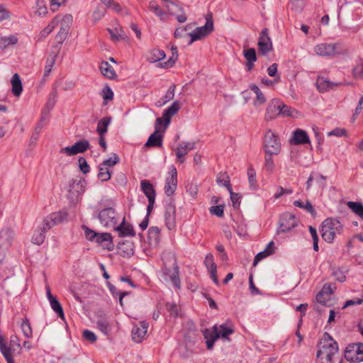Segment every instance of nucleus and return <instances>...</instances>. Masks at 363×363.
I'll return each mask as SVG.
<instances>
[{
    "instance_id": "obj_1",
    "label": "nucleus",
    "mask_w": 363,
    "mask_h": 363,
    "mask_svg": "<svg viewBox=\"0 0 363 363\" xmlns=\"http://www.w3.org/2000/svg\"><path fill=\"white\" fill-rule=\"evenodd\" d=\"M163 267L162 268V277L165 281H171L174 286L180 288V279L179 277V267L175 255L172 252H164L162 255Z\"/></svg>"
},
{
    "instance_id": "obj_2",
    "label": "nucleus",
    "mask_w": 363,
    "mask_h": 363,
    "mask_svg": "<svg viewBox=\"0 0 363 363\" xmlns=\"http://www.w3.org/2000/svg\"><path fill=\"white\" fill-rule=\"evenodd\" d=\"M337 351V343L328 333H325L321 341L319 342L320 363H331L333 357Z\"/></svg>"
},
{
    "instance_id": "obj_3",
    "label": "nucleus",
    "mask_w": 363,
    "mask_h": 363,
    "mask_svg": "<svg viewBox=\"0 0 363 363\" xmlns=\"http://www.w3.org/2000/svg\"><path fill=\"white\" fill-rule=\"evenodd\" d=\"M342 225L337 219L328 218L322 223L321 236L328 243H332L336 234H340Z\"/></svg>"
},
{
    "instance_id": "obj_4",
    "label": "nucleus",
    "mask_w": 363,
    "mask_h": 363,
    "mask_svg": "<svg viewBox=\"0 0 363 363\" xmlns=\"http://www.w3.org/2000/svg\"><path fill=\"white\" fill-rule=\"evenodd\" d=\"M263 145L265 153H274V155H277L281 152V145L279 138L271 130L265 133Z\"/></svg>"
},
{
    "instance_id": "obj_5",
    "label": "nucleus",
    "mask_w": 363,
    "mask_h": 363,
    "mask_svg": "<svg viewBox=\"0 0 363 363\" xmlns=\"http://www.w3.org/2000/svg\"><path fill=\"white\" fill-rule=\"evenodd\" d=\"M98 218L101 224L106 228H114L116 226L119 218L113 207H106L98 213Z\"/></svg>"
},
{
    "instance_id": "obj_6",
    "label": "nucleus",
    "mask_w": 363,
    "mask_h": 363,
    "mask_svg": "<svg viewBox=\"0 0 363 363\" xmlns=\"http://www.w3.org/2000/svg\"><path fill=\"white\" fill-rule=\"evenodd\" d=\"M347 52L346 47L341 43L319 44V55L333 57Z\"/></svg>"
},
{
    "instance_id": "obj_7",
    "label": "nucleus",
    "mask_w": 363,
    "mask_h": 363,
    "mask_svg": "<svg viewBox=\"0 0 363 363\" xmlns=\"http://www.w3.org/2000/svg\"><path fill=\"white\" fill-rule=\"evenodd\" d=\"M345 359L352 363L363 362V343H352L345 350Z\"/></svg>"
},
{
    "instance_id": "obj_8",
    "label": "nucleus",
    "mask_w": 363,
    "mask_h": 363,
    "mask_svg": "<svg viewBox=\"0 0 363 363\" xmlns=\"http://www.w3.org/2000/svg\"><path fill=\"white\" fill-rule=\"evenodd\" d=\"M213 30V22L212 16L209 15L206 18V21L204 26L196 28L193 32L188 33L191 37L189 44L194 41L199 40L203 38L208 35Z\"/></svg>"
},
{
    "instance_id": "obj_9",
    "label": "nucleus",
    "mask_w": 363,
    "mask_h": 363,
    "mask_svg": "<svg viewBox=\"0 0 363 363\" xmlns=\"http://www.w3.org/2000/svg\"><path fill=\"white\" fill-rule=\"evenodd\" d=\"M335 283H327L323 285L320 291H319V303L324 306L331 307L335 303L333 298V293L336 290Z\"/></svg>"
},
{
    "instance_id": "obj_10",
    "label": "nucleus",
    "mask_w": 363,
    "mask_h": 363,
    "mask_svg": "<svg viewBox=\"0 0 363 363\" xmlns=\"http://www.w3.org/2000/svg\"><path fill=\"white\" fill-rule=\"evenodd\" d=\"M90 147V143L86 140H81L76 142L72 146H67L60 149V153L72 156L86 152Z\"/></svg>"
},
{
    "instance_id": "obj_11",
    "label": "nucleus",
    "mask_w": 363,
    "mask_h": 363,
    "mask_svg": "<svg viewBox=\"0 0 363 363\" xmlns=\"http://www.w3.org/2000/svg\"><path fill=\"white\" fill-rule=\"evenodd\" d=\"M258 49L259 52L263 55H267L273 49L272 42L269 36V29L264 28L259 35L258 40Z\"/></svg>"
},
{
    "instance_id": "obj_12",
    "label": "nucleus",
    "mask_w": 363,
    "mask_h": 363,
    "mask_svg": "<svg viewBox=\"0 0 363 363\" xmlns=\"http://www.w3.org/2000/svg\"><path fill=\"white\" fill-rule=\"evenodd\" d=\"M164 220L168 230H172L176 227V208L172 201L165 206Z\"/></svg>"
},
{
    "instance_id": "obj_13",
    "label": "nucleus",
    "mask_w": 363,
    "mask_h": 363,
    "mask_svg": "<svg viewBox=\"0 0 363 363\" xmlns=\"http://www.w3.org/2000/svg\"><path fill=\"white\" fill-rule=\"evenodd\" d=\"M297 225V220L294 215L291 213L284 214L279 221L278 233H286Z\"/></svg>"
},
{
    "instance_id": "obj_14",
    "label": "nucleus",
    "mask_w": 363,
    "mask_h": 363,
    "mask_svg": "<svg viewBox=\"0 0 363 363\" xmlns=\"http://www.w3.org/2000/svg\"><path fill=\"white\" fill-rule=\"evenodd\" d=\"M13 235V232L10 229L2 230L0 232V264L5 257V249L10 245Z\"/></svg>"
},
{
    "instance_id": "obj_15",
    "label": "nucleus",
    "mask_w": 363,
    "mask_h": 363,
    "mask_svg": "<svg viewBox=\"0 0 363 363\" xmlns=\"http://www.w3.org/2000/svg\"><path fill=\"white\" fill-rule=\"evenodd\" d=\"M86 181L83 178L72 179L69 185V192L72 198H78L85 191Z\"/></svg>"
},
{
    "instance_id": "obj_16",
    "label": "nucleus",
    "mask_w": 363,
    "mask_h": 363,
    "mask_svg": "<svg viewBox=\"0 0 363 363\" xmlns=\"http://www.w3.org/2000/svg\"><path fill=\"white\" fill-rule=\"evenodd\" d=\"M281 101L279 99H272L267 106L265 120L271 121L281 115Z\"/></svg>"
},
{
    "instance_id": "obj_17",
    "label": "nucleus",
    "mask_w": 363,
    "mask_h": 363,
    "mask_svg": "<svg viewBox=\"0 0 363 363\" xmlns=\"http://www.w3.org/2000/svg\"><path fill=\"white\" fill-rule=\"evenodd\" d=\"M201 332L206 339L207 349L212 350L215 342L219 338V335H218V325H215L211 328H206Z\"/></svg>"
},
{
    "instance_id": "obj_18",
    "label": "nucleus",
    "mask_w": 363,
    "mask_h": 363,
    "mask_svg": "<svg viewBox=\"0 0 363 363\" xmlns=\"http://www.w3.org/2000/svg\"><path fill=\"white\" fill-rule=\"evenodd\" d=\"M149 327L148 323L145 321H141L139 325H135L132 329V338L134 342L139 343L144 339L147 328Z\"/></svg>"
},
{
    "instance_id": "obj_19",
    "label": "nucleus",
    "mask_w": 363,
    "mask_h": 363,
    "mask_svg": "<svg viewBox=\"0 0 363 363\" xmlns=\"http://www.w3.org/2000/svg\"><path fill=\"white\" fill-rule=\"evenodd\" d=\"M170 176L166 179L164 186V191L167 196H172L177 186V171L175 167H173L169 172Z\"/></svg>"
},
{
    "instance_id": "obj_20",
    "label": "nucleus",
    "mask_w": 363,
    "mask_h": 363,
    "mask_svg": "<svg viewBox=\"0 0 363 363\" xmlns=\"http://www.w3.org/2000/svg\"><path fill=\"white\" fill-rule=\"evenodd\" d=\"M204 264L206 268L208 269L210 277L212 279L213 283L216 285H219V280L217 276V265L214 262V257L212 254H208L205 258Z\"/></svg>"
},
{
    "instance_id": "obj_21",
    "label": "nucleus",
    "mask_w": 363,
    "mask_h": 363,
    "mask_svg": "<svg viewBox=\"0 0 363 363\" xmlns=\"http://www.w3.org/2000/svg\"><path fill=\"white\" fill-rule=\"evenodd\" d=\"M310 143L309 137L305 130L296 129L293 133V136L290 139V143L292 145H303Z\"/></svg>"
},
{
    "instance_id": "obj_22",
    "label": "nucleus",
    "mask_w": 363,
    "mask_h": 363,
    "mask_svg": "<svg viewBox=\"0 0 363 363\" xmlns=\"http://www.w3.org/2000/svg\"><path fill=\"white\" fill-rule=\"evenodd\" d=\"M114 230L118 232L120 237H134L135 235L133 226L125 223V218L119 225H116Z\"/></svg>"
},
{
    "instance_id": "obj_23",
    "label": "nucleus",
    "mask_w": 363,
    "mask_h": 363,
    "mask_svg": "<svg viewBox=\"0 0 363 363\" xmlns=\"http://www.w3.org/2000/svg\"><path fill=\"white\" fill-rule=\"evenodd\" d=\"M181 108V104L179 101H174L168 108L164 111L162 116L164 120V127L169 124L171 118L174 116Z\"/></svg>"
},
{
    "instance_id": "obj_24",
    "label": "nucleus",
    "mask_w": 363,
    "mask_h": 363,
    "mask_svg": "<svg viewBox=\"0 0 363 363\" xmlns=\"http://www.w3.org/2000/svg\"><path fill=\"white\" fill-rule=\"evenodd\" d=\"M194 148V143H181L179 144L176 150V156L179 161L182 163L184 161V156L191 150Z\"/></svg>"
},
{
    "instance_id": "obj_25",
    "label": "nucleus",
    "mask_w": 363,
    "mask_h": 363,
    "mask_svg": "<svg viewBox=\"0 0 363 363\" xmlns=\"http://www.w3.org/2000/svg\"><path fill=\"white\" fill-rule=\"evenodd\" d=\"M162 135L160 134L158 128H155V132L149 136L145 146L146 147H160L162 145Z\"/></svg>"
},
{
    "instance_id": "obj_26",
    "label": "nucleus",
    "mask_w": 363,
    "mask_h": 363,
    "mask_svg": "<svg viewBox=\"0 0 363 363\" xmlns=\"http://www.w3.org/2000/svg\"><path fill=\"white\" fill-rule=\"evenodd\" d=\"M235 332L233 326L228 323H223L218 326V335L219 338L230 341L229 336Z\"/></svg>"
},
{
    "instance_id": "obj_27",
    "label": "nucleus",
    "mask_w": 363,
    "mask_h": 363,
    "mask_svg": "<svg viewBox=\"0 0 363 363\" xmlns=\"http://www.w3.org/2000/svg\"><path fill=\"white\" fill-rule=\"evenodd\" d=\"M112 239V235L109 233H97L94 242L101 245H105L107 249L111 250L110 246H113Z\"/></svg>"
},
{
    "instance_id": "obj_28",
    "label": "nucleus",
    "mask_w": 363,
    "mask_h": 363,
    "mask_svg": "<svg viewBox=\"0 0 363 363\" xmlns=\"http://www.w3.org/2000/svg\"><path fill=\"white\" fill-rule=\"evenodd\" d=\"M11 91L15 96H21L23 91L22 82L18 74L15 73L11 79Z\"/></svg>"
},
{
    "instance_id": "obj_29",
    "label": "nucleus",
    "mask_w": 363,
    "mask_h": 363,
    "mask_svg": "<svg viewBox=\"0 0 363 363\" xmlns=\"http://www.w3.org/2000/svg\"><path fill=\"white\" fill-rule=\"evenodd\" d=\"M141 190L147 199H155V190L152 184L148 180H142L140 182Z\"/></svg>"
},
{
    "instance_id": "obj_30",
    "label": "nucleus",
    "mask_w": 363,
    "mask_h": 363,
    "mask_svg": "<svg viewBox=\"0 0 363 363\" xmlns=\"http://www.w3.org/2000/svg\"><path fill=\"white\" fill-rule=\"evenodd\" d=\"M0 351L6 359L7 363H14V359L11 355V348L8 347L5 339L0 335Z\"/></svg>"
},
{
    "instance_id": "obj_31",
    "label": "nucleus",
    "mask_w": 363,
    "mask_h": 363,
    "mask_svg": "<svg viewBox=\"0 0 363 363\" xmlns=\"http://www.w3.org/2000/svg\"><path fill=\"white\" fill-rule=\"evenodd\" d=\"M283 117H290L297 118L301 116V114L294 108L287 106L281 102V115Z\"/></svg>"
},
{
    "instance_id": "obj_32",
    "label": "nucleus",
    "mask_w": 363,
    "mask_h": 363,
    "mask_svg": "<svg viewBox=\"0 0 363 363\" xmlns=\"http://www.w3.org/2000/svg\"><path fill=\"white\" fill-rule=\"evenodd\" d=\"M49 218L52 221V224L55 225L61 224L67 220L68 214L65 211L54 212L48 215Z\"/></svg>"
},
{
    "instance_id": "obj_33",
    "label": "nucleus",
    "mask_w": 363,
    "mask_h": 363,
    "mask_svg": "<svg viewBox=\"0 0 363 363\" xmlns=\"http://www.w3.org/2000/svg\"><path fill=\"white\" fill-rule=\"evenodd\" d=\"M165 52L159 49H152L147 55V60L150 62H156L165 57Z\"/></svg>"
},
{
    "instance_id": "obj_34",
    "label": "nucleus",
    "mask_w": 363,
    "mask_h": 363,
    "mask_svg": "<svg viewBox=\"0 0 363 363\" xmlns=\"http://www.w3.org/2000/svg\"><path fill=\"white\" fill-rule=\"evenodd\" d=\"M100 70L104 76L109 79H113L116 77V74L114 69L111 65L108 64V62L104 61L101 63Z\"/></svg>"
},
{
    "instance_id": "obj_35",
    "label": "nucleus",
    "mask_w": 363,
    "mask_h": 363,
    "mask_svg": "<svg viewBox=\"0 0 363 363\" xmlns=\"http://www.w3.org/2000/svg\"><path fill=\"white\" fill-rule=\"evenodd\" d=\"M58 17L54 18L51 22L44 28L43 29L40 34L38 40H42L44 38H45L53 30L54 28L57 26L58 24Z\"/></svg>"
},
{
    "instance_id": "obj_36",
    "label": "nucleus",
    "mask_w": 363,
    "mask_h": 363,
    "mask_svg": "<svg viewBox=\"0 0 363 363\" xmlns=\"http://www.w3.org/2000/svg\"><path fill=\"white\" fill-rule=\"evenodd\" d=\"M97 328L104 335H107L111 330L108 320L106 318H99L96 321Z\"/></svg>"
},
{
    "instance_id": "obj_37",
    "label": "nucleus",
    "mask_w": 363,
    "mask_h": 363,
    "mask_svg": "<svg viewBox=\"0 0 363 363\" xmlns=\"http://www.w3.org/2000/svg\"><path fill=\"white\" fill-rule=\"evenodd\" d=\"M250 89L256 94V99L254 101L255 106L262 105L266 102V99L256 84H250Z\"/></svg>"
},
{
    "instance_id": "obj_38",
    "label": "nucleus",
    "mask_w": 363,
    "mask_h": 363,
    "mask_svg": "<svg viewBox=\"0 0 363 363\" xmlns=\"http://www.w3.org/2000/svg\"><path fill=\"white\" fill-rule=\"evenodd\" d=\"M111 121V117H104L98 122L96 131L99 135H104L107 133Z\"/></svg>"
},
{
    "instance_id": "obj_39",
    "label": "nucleus",
    "mask_w": 363,
    "mask_h": 363,
    "mask_svg": "<svg viewBox=\"0 0 363 363\" xmlns=\"http://www.w3.org/2000/svg\"><path fill=\"white\" fill-rule=\"evenodd\" d=\"M347 206L352 211L363 220V204L360 202L348 201Z\"/></svg>"
},
{
    "instance_id": "obj_40",
    "label": "nucleus",
    "mask_w": 363,
    "mask_h": 363,
    "mask_svg": "<svg viewBox=\"0 0 363 363\" xmlns=\"http://www.w3.org/2000/svg\"><path fill=\"white\" fill-rule=\"evenodd\" d=\"M149 9L152 11L160 20L165 19L166 13L160 8L155 1H150L149 2Z\"/></svg>"
},
{
    "instance_id": "obj_41",
    "label": "nucleus",
    "mask_w": 363,
    "mask_h": 363,
    "mask_svg": "<svg viewBox=\"0 0 363 363\" xmlns=\"http://www.w3.org/2000/svg\"><path fill=\"white\" fill-rule=\"evenodd\" d=\"M294 205L296 207H298V208L306 210L307 212L311 213L313 217L315 216V208H313V205L311 204V203L309 201H306V203H304L303 201H301L300 200L294 201Z\"/></svg>"
},
{
    "instance_id": "obj_42",
    "label": "nucleus",
    "mask_w": 363,
    "mask_h": 363,
    "mask_svg": "<svg viewBox=\"0 0 363 363\" xmlns=\"http://www.w3.org/2000/svg\"><path fill=\"white\" fill-rule=\"evenodd\" d=\"M216 182L219 185L225 186L228 191H231L232 186L230 178L225 173L220 172L217 176Z\"/></svg>"
},
{
    "instance_id": "obj_43",
    "label": "nucleus",
    "mask_w": 363,
    "mask_h": 363,
    "mask_svg": "<svg viewBox=\"0 0 363 363\" xmlns=\"http://www.w3.org/2000/svg\"><path fill=\"white\" fill-rule=\"evenodd\" d=\"M178 59V51L177 47L172 48V56L169 59L163 63H160L162 67L163 68H169L172 67L176 62Z\"/></svg>"
},
{
    "instance_id": "obj_44",
    "label": "nucleus",
    "mask_w": 363,
    "mask_h": 363,
    "mask_svg": "<svg viewBox=\"0 0 363 363\" xmlns=\"http://www.w3.org/2000/svg\"><path fill=\"white\" fill-rule=\"evenodd\" d=\"M160 238V229L157 226H152L148 229V239L150 242L157 243Z\"/></svg>"
},
{
    "instance_id": "obj_45",
    "label": "nucleus",
    "mask_w": 363,
    "mask_h": 363,
    "mask_svg": "<svg viewBox=\"0 0 363 363\" xmlns=\"http://www.w3.org/2000/svg\"><path fill=\"white\" fill-rule=\"evenodd\" d=\"M45 231H43L40 227L39 229L36 230L33 235L32 242L38 245L43 244L45 239Z\"/></svg>"
},
{
    "instance_id": "obj_46",
    "label": "nucleus",
    "mask_w": 363,
    "mask_h": 363,
    "mask_svg": "<svg viewBox=\"0 0 363 363\" xmlns=\"http://www.w3.org/2000/svg\"><path fill=\"white\" fill-rule=\"evenodd\" d=\"M340 84H340V83H335V82H332L328 80H323L321 82H319V86H318L319 92L320 91H322V92L328 91L334 89L335 88L340 86Z\"/></svg>"
},
{
    "instance_id": "obj_47",
    "label": "nucleus",
    "mask_w": 363,
    "mask_h": 363,
    "mask_svg": "<svg viewBox=\"0 0 363 363\" xmlns=\"http://www.w3.org/2000/svg\"><path fill=\"white\" fill-rule=\"evenodd\" d=\"M22 332L25 337L30 338L33 335V331L31 328L30 323L29 322V320L27 318H25L22 320V323L21 325Z\"/></svg>"
},
{
    "instance_id": "obj_48",
    "label": "nucleus",
    "mask_w": 363,
    "mask_h": 363,
    "mask_svg": "<svg viewBox=\"0 0 363 363\" xmlns=\"http://www.w3.org/2000/svg\"><path fill=\"white\" fill-rule=\"evenodd\" d=\"M50 303V306L52 309L58 315V316L61 318H64L65 315L63 312V309L60 303L57 301L56 298H52L49 301Z\"/></svg>"
},
{
    "instance_id": "obj_49",
    "label": "nucleus",
    "mask_w": 363,
    "mask_h": 363,
    "mask_svg": "<svg viewBox=\"0 0 363 363\" xmlns=\"http://www.w3.org/2000/svg\"><path fill=\"white\" fill-rule=\"evenodd\" d=\"M247 177L248 182L250 184V189L255 190L257 189V179H256V172L255 170L252 167H249L247 169Z\"/></svg>"
},
{
    "instance_id": "obj_50",
    "label": "nucleus",
    "mask_w": 363,
    "mask_h": 363,
    "mask_svg": "<svg viewBox=\"0 0 363 363\" xmlns=\"http://www.w3.org/2000/svg\"><path fill=\"white\" fill-rule=\"evenodd\" d=\"M69 29L67 26H60V29L55 36V40L59 45H62L67 38Z\"/></svg>"
},
{
    "instance_id": "obj_51",
    "label": "nucleus",
    "mask_w": 363,
    "mask_h": 363,
    "mask_svg": "<svg viewBox=\"0 0 363 363\" xmlns=\"http://www.w3.org/2000/svg\"><path fill=\"white\" fill-rule=\"evenodd\" d=\"M109 290H110L111 294L113 295V296L118 297L120 305L121 306H123V298L125 296L128 295L129 293L126 292V291H123V292L118 291V289H116V287L114 286L113 285L109 286Z\"/></svg>"
},
{
    "instance_id": "obj_52",
    "label": "nucleus",
    "mask_w": 363,
    "mask_h": 363,
    "mask_svg": "<svg viewBox=\"0 0 363 363\" xmlns=\"http://www.w3.org/2000/svg\"><path fill=\"white\" fill-rule=\"evenodd\" d=\"M274 155V153H265L264 156V167L269 172H273L274 169V163L272 159Z\"/></svg>"
},
{
    "instance_id": "obj_53",
    "label": "nucleus",
    "mask_w": 363,
    "mask_h": 363,
    "mask_svg": "<svg viewBox=\"0 0 363 363\" xmlns=\"http://www.w3.org/2000/svg\"><path fill=\"white\" fill-rule=\"evenodd\" d=\"M352 75L356 79H363V62L357 64L353 67Z\"/></svg>"
},
{
    "instance_id": "obj_54",
    "label": "nucleus",
    "mask_w": 363,
    "mask_h": 363,
    "mask_svg": "<svg viewBox=\"0 0 363 363\" xmlns=\"http://www.w3.org/2000/svg\"><path fill=\"white\" fill-rule=\"evenodd\" d=\"M133 244L130 242H122L119 244L118 248L121 249L126 255L130 256L133 255Z\"/></svg>"
},
{
    "instance_id": "obj_55",
    "label": "nucleus",
    "mask_w": 363,
    "mask_h": 363,
    "mask_svg": "<svg viewBox=\"0 0 363 363\" xmlns=\"http://www.w3.org/2000/svg\"><path fill=\"white\" fill-rule=\"evenodd\" d=\"M99 169L98 177L101 181L106 182L111 179V172L107 167H103V166L99 165Z\"/></svg>"
},
{
    "instance_id": "obj_56",
    "label": "nucleus",
    "mask_w": 363,
    "mask_h": 363,
    "mask_svg": "<svg viewBox=\"0 0 363 363\" xmlns=\"http://www.w3.org/2000/svg\"><path fill=\"white\" fill-rule=\"evenodd\" d=\"M82 228L84 232L85 238L91 242H94L96 237L97 235V233L90 229L85 225H82Z\"/></svg>"
},
{
    "instance_id": "obj_57",
    "label": "nucleus",
    "mask_w": 363,
    "mask_h": 363,
    "mask_svg": "<svg viewBox=\"0 0 363 363\" xmlns=\"http://www.w3.org/2000/svg\"><path fill=\"white\" fill-rule=\"evenodd\" d=\"M55 57H56V55H54L50 59H48L46 61V65H45V67L44 69V74H43L44 80H45V78L47 77H48V75L50 74V73L52 70V68L54 64L55 63Z\"/></svg>"
},
{
    "instance_id": "obj_58",
    "label": "nucleus",
    "mask_w": 363,
    "mask_h": 363,
    "mask_svg": "<svg viewBox=\"0 0 363 363\" xmlns=\"http://www.w3.org/2000/svg\"><path fill=\"white\" fill-rule=\"evenodd\" d=\"M119 162V158L118 155L115 153L112 154V156L105 160L101 164H100V166H103V167H113L115 164H116Z\"/></svg>"
},
{
    "instance_id": "obj_59",
    "label": "nucleus",
    "mask_w": 363,
    "mask_h": 363,
    "mask_svg": "<svg viewBox=\"0 0 363 363\" xmlns=\"http://www.w3.org/2000/svg\"><path fill=\"white\" fill-rule=\"evenodd\" d=\"M43 127V124L41 123V122H38L36 124L35 130H34V131H33V134H32V135H31V137L30 138V142L31 143L35 144L37 142Z\"/></svg>"
},
{
    "instance_id": "obj_60",
    "label": "nucleus",
    "mask_w": 363,
    "mask_h": 363,
    "mask_svg": "<svg viewBox=\"0 0 363 363\" xmlns=\"http://www.w3.org/2000/svg\"><path fill=\"white\" fill-rule=\"evenodd\" d=\"M243 55L247 61H257L256 51L255 48H249L243 51Z\"/></svg>"
},
{
    "instance_id": "obj_61",
    "label": "nucleus",
    "mask_w": 363,
    "mask_h": 363,
    "mask_svg": "<svg viewBox=\"0 0 363 363\" xmlns=\"http://www.w3.org/2000/svg\"><path fill=\"white\" fill-rule=\"evenodd\" d=\"M332 270V274L337 281L340 282H344L345 281L346 277L340 268L333 267Z\"/></svg>"
},
{
    "instance_id": "obj_62",
    "label": "nucleus",
    "mask_w": 363,
    "mask_h": 363,
    "mask_svg": "<svg viewBox=\"0 0 363 363\" xmlns=\"http://www.w3.org/2000/svg\"><path fill=\"white\" fill-rule=\"evenodd\" d=\"M363 303V295L359 298H356L354 299L347 300L345 302L343 306H342V309L344 310L350 306H353L355 305H359Z\"/></svg>"
},
{
    "instance_id": "obj_63",
    "label": "nucleus",
    "mask_w": 363,
    "mask_h": 363,
    "mask_svg": "<svg viewBox=\"0 0 363 363\" xmlns=\"http://www.w3.org/2000/svg\"><path fill=\"white\" fill-rule=\"evenodd\" d=\"M209 211L211 214L216 215L218 217H223L224 216V206L218 205L213 206L209 208Z\"/></svg>"
},
{
    "instance_id": "obj_64",
    "label": "nucleus",
    "mask_w": 363,
    "mask_h": 363,
    "mask_svg": "<svg viewBox=\"0 0 363 363\" xmlns=\"http://www.w3.org/2000/svg\"><path fill=\"white\" fill-rule=\"evenodd\" d=\"M82 337L84 340L89 342L90 343H94L96 340V335L91 330H85L82 333Z\"/></svg>"
}]
</instances>
